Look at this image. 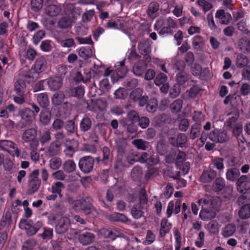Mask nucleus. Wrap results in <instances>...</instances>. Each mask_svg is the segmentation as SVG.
Segmentation results:
<instances>
[{"label": "nucleus", "mask_w": 250, "mask_h": 250, "mask_svg": "<svg viewBox=\"0 0 250 250\" xmlns=\"http://www.w3.org/2000/svg\"><path fill=\"white\" fill-rule=\"evenodd\" d=\"M95 239L94 235L91 232H85L81 234L79 237L80 242L83 245L91 244Z\"/></svg>", "instance_id": "nucleus-16"}, {"label": "nucleus", "mask_w": 250, "mask_h": 250, "mask_svg": "<svg viewBox=\"0 0 250 250\" xmlns=\"http://www.w3.org/2000/svg\"><path fill=\"white\" fill-rule=\"evenodd\" d=\"M197 3L205 12L209 11L212 7L210 3L205 0H198Z\"/></svg>", "instance_id": "nucleus-50"}, {"label": "nucleus", "mask_w": 250, "mask_h": 250, "mask_svg": "<svg viewBox=\"0 0 250 250\" xmlns=\"http://www.w3.org/2000/svg\"><path fill=\"white\" fill-rule=\"evenodd\" d=\"M215 18L218 19L221 24H228L231 20V15L226 13L224 10H217L215 13Z\"/></svg>", "instance_id": "nucleus-12"}, {"label": "nucleus", "mask_w": 250, "mask_h": 250, "mask_svg": "<svg viewBox=\"0 0 250 250\" xmlns=\"http://www.w3.org/2000/svg\"><path fill=\"white\" fill-rule=\"evenodd\" d=\"M47 84L51 90H56L60 88L62 85V80L60 77L50 78Z\"/></svg>", "instance_id": "nucleus-15"}, {"label": "nucleus", "mask_w": 250, "mask_h": 250, "mask_svg": "<svg viewBox=\"0 0 250 250\" xmlns=\"http://www.w3.org/2000/svg\"><path fill=\"white\" fill-rule=\"evenodd\" d=\"M237 25L240 31L246 34L250 33V24H247L245 21L241 20L237 23Z\"/></svg>", "instance_id": "nucleus-43"}, {"label": "nucleus", "mask_w": 250, "mask_h": 250, "mask_svg": "<svg viewBox=\"0 0 250 250\" xmlns=\"http://www.w3.org/2000/svg\"><path fill=\"white\" fill-rule=\"evenodd\" d=\"M142 206H134L131 209V214L134 218L138 219L143 215Z\"/></svg>", "instance_id": "nucleus-49"}, {"label": "nucleus", "mask_w": 250, "mask_h": 250, "mask_svg": "<svg viewBox=\"0 0 250 250\" xmlns=\"http://www.w3.org/2000/svg\"><path fill=\"white\" fill-rule=\"evenodd\" d=\"M62 162L61 159L57 157L51 158L49 161L50 167L52 169H59L62 166Z\"/></svg>", "instance_id": "nucleus-38"}, {"label": "nucleus", "mask_w": 250, "mask_h": 250, "mask_svg": "<svg viewBox=\"0 0 250 250\" xmlns=\"http://www.w3.org/2000/svg\"><path fill=\"white\" fill-rule=\"evenodd\" d=\"M100 233L104 237L112 240H115L116 237L124 236L121 232L116 229H103L100 230Z\"/></svg>", "instance_id": "nucleus-11"}, {"label": "nucleus", "mask_w": 250, "mask_h": 250, "mask_svg": "<svg viewBox=\"0 0 250 250\" xmlns=\"http://www.w3.org/2000/svg\"><path fill=\"white\" fill-rule=\"evenodd\" d=\"M216 172L212 169H208L205 170L200 177V181L204 183L211 182L216 177Z\"/></svg>", "instance_id": "nucleus-14"}, {"label": "nucleus", "mask_w": 250, "mask_h": 250, "mask_svg": "<svg viewBox=\"0 0 250 250\" xmlns=\"http://www.w3.org/2000/svg\"><path fill=\"white\" fill-rule=\"evenodd\" d=\"M63 168L67 172H72L76 168V164L72 160L67 161L63 164Z\"/></svg>", "instance_id": "nucleus-45"}, {"label": "nucleus", "mask_w": 250, "mask_h": 250, "mask_svg": "<svg viewBox=\"0 0 250 250\" xmlns=\"http://www.w3.org/2000/svg\"><path fill=\"white\" fill-rule=\"evenodd\" d=\"M230 117L229 118V120L227 122V125L231 127L238 118L239 113L238 112H235L230 114Z\"/></svg>", "instance_id": "nucleus-59"}, {"label": "nucleus", "mask_w": 250, "mask_h": 250, "mask_svg": "<svg viewBox=\"0 0 250 250\" xmlns=\"http://www.w3.org/2000/svg\"><path fill=\"white\" fill-rule=\"evenodd\" d=\"M225 186V182L222 178H217L213 182L212 186L213 189L215 191H221Z\"/></svg>", "instance_id": "nucleus-36"}, {"label": "nucleus", "mask_w": 250, "mask_h": 250, "mask_svg": "<svg viewBox=\"0 0 250 250\" xmlns=\"http://www.w3.org/2000/svg\"><path fill=\"white\" fill-rule=\"evenodd\" d=\"M75 141L74 140L67 142L65 144V149L64 150V153L66 156L68 157H71L73 155L74 152L76 151V147L74 146V144Z\"/></svg>", "instance_id": "nucleus-21"}, {"label": "nucleus", "mask_w": 250, "mask_h": 250, "mask_svg": "<svg viewBox=\"0 0 250 250\" xmlns=\"http://www.w3.org/2000/svg\"><path fill=\"white\" fill-rule=\"evenodd\" d=\"M205 240V233L203 231H200L198 235L197 240L195 242V245L198 248H201L204 246Z\"/></svg>", "instance_id": "nucleus-61"}, {"label": "nucleus", "mask_w": 250, "mask_h": 250, "mask_svg": "<svg viewBox=\"0 0 250 250\" xmlns=\"http://www.w3.org/2000/svg\"><path fill=\"white\" fill-rule=\"evenodd\" d=\"M212 208H207L201 210L200 212V216L203 220H208L211 219L215 217V213L212 209Z\"/></svg>", "instance_id": "nucleus-26"}, {"label": "nucleus", "mask_w": 250, "mask_h": 250, "mask_svg": "<svg viewBox=\"0 0 250 250\" xmlns=\"http://www.w3.org/2000/svg\"><path fill=\"white\" fill-rule=\"evenodd\" d=\"M51 113L49 111L44 109L42 110L40 114V121L43 125H47L50 120Z\"/></svg>", "instance_id": "nucleus-35"}, {"label": "nucleus", "mask_w": 250, "mask_h": 250, "mask_svg": "<svg viewBox=\"0 0 250 250\" xmlns=\"http://www.w3.org/2000/svg\"><path fill=\"white\" fill-rule=\"evenodd\" d=\"M198 204L202 207V210L207 208H213L211 202V197L208 195H206L198 200Z\"/></svg>", "instance_id": "nucleus-25"}, {"label": "nucleus", "mask_w": 250, "mask_h": 250, "mask_svg": "<svg viewBox=\"0 0 250 250\" xmlns=\"http://www.w3.org/2000/svg\"><path fill=\"white\" fill-rule=\"evenodd\" d=\"M84 93V88L81 86L76 87L72 88L70 90V94L74 97L81 98L83 96Z\"/></svg>", "instance_id": "nucleus-44"}, {"label": "nucleus", "mask_w": 250, "mask_h": 250, "mask_svg": "<svg viewBox=\"0 0 250 250\" xmlns=\"http://www.w3.org/2000/svg\"><path fill=\"white\" fill-rule=\"evenodd\" d=\"M181 206V202L180 200L177 199L175 201H170L167 207V217L169 218L174 212L177 214L180 212Z\"/></svg>", "instance_id": "nucleus-9"}, {"label": "nucleus", "mask_w": 250, "mask_h": 250, "mask_svg": "<svg viewBox=\"0 0 250 250\" xmlns=\"http://www.w3.org/2000/svg\"><path fill=\"white\" fill-rule=\"evenodd\" d=\"M94 13V10L93 9L87 11L83 15V21L85 22H87L90 21L92 18H93Z\"/></svg>", "instance_id": "nucleus-57"}, {"label": "nucleus", "mask_w": 250, "mask_h": 250, "mask_svg": "<svg viewBox=\"0 0 250 250\" xmlns=\"http://www.w3.org/2000/svg\"><path fill=\"white\" fill-rule=\"evenodd\" d=\"M70 226L69 219L66 217L61 216L57 219L56 225V231L57 233L62 234L65 232Z\"/></svg>", "instance_id": "nucleus-7"}, {"label": "nucleus", "mask_w": 250, "mask_h": 250, "mask_svg": "<svg viewBox=\"0 0 250 250\" xmlns=\"http://www.w3.org/2000/svg\"><path fill=\"white\" fill-rule=\"evenodd\" d=\"M239 175L240 172L238 169L231 168L228 170L226 173V178L229 181H233L239 177Z\"/></svg>", "instance_id": "nucleus-31"}, {"label": "nucleus", "mask_w": 250, "mask_h": 250, "mask_svg": "<svg viewBox=\"0 0 250 250\" xmlns=\"http://www.w3.org/2000/svg\"><path fill=\"white\" fill-rule=\"evenodd\" d=\"M0 150L7 151L12 156L19 157L20 156V150L17 147L16 145L11 141L0 140Z\"/></svg>", "instance_id": "nucleus-4"}, {"label": "nucleus", "mask_w": 250, "mask_h": 250, "mask_svg": "<svg viewBox=\"0 0 250 250\" xmlns=\"http://www.w3.org/2000/svg\"><path fill=\"white\" fill-rule=\"evenodd\" d=\"M132 143L138 149L146 150L148 146L147 142L144 141L142 139H135L132 141Z\"/></svg>", "instance_id": "nucleus-39"}, {"label": "nucleus", "mask_w": 250, "mask_h": 250, "mask_svg": "<svg viewBox=\"0 0 250 250\" xmlns=\"http://www.w3.org/2000/svg\"><path fill=\"white\" fill-rule=\"evenodd\" d=\"M35 245V242L33 240H27L22 245V250H31Z\"/></svg>", "instance_id": "nucleus-64"}, {"label": "nucleus", "mask_w": 250, "mask_h": 250, "mask_svg": "<svg viewBox=\"0 0 250 250\" xmlns=\"http://www.w3.org/2000/svg\"><path fill=\"white\" fill-rule=\"evenodd\" d=\"M203 127L204 131L202 132L200 140L202 143L204 144L207 141L208 135L206 131H208L211 129V124L209 122H207L206 123Z\"/></svg>", "instance_id": "nucleus-41"}, {"label": "nucleus", "mask_w": 250, "mask_h": 250, "mask_svg": "<svg viewBox=\"0 0 250 250\" xmlns=\"http://www.w3.org/2000/svg\"><path fill=\"white\" fill-rule=\"evenodd\" d=\"M31 8L36 12L41 10L43 5V0H32L31 1Z\"/></svg>", "instance_id": "nucleus-52"}, {"label": "nucleus", "mask_w": 250, "mask_h": 250, "mask_svg": "<svg viewBox=\"0 0 250 250\" xmlns=\"http://www.w3.org/2000/svg\"><path fill=\"white\" fill-rule=\"evenodd\" d=\"M167 80V77L166 75L163 73L159 74L155 80V83L157 85H161L163 84L166 83Z\"/></svg>", "instance_id": "nucleus-56"}, {"label": "nucleus", "mask_w": 250, "mask_h": 250, "mask_svg": "<svg viewBox=\"0 0 250 250\" xmlns=\"http://www.w3.org/2000/svg\"><path fill=\"white\" fill-rule=\"evenodd\" d=\"M45 36V32L43 30H40L33 37V42L35 44H37Z\"/></svg>", "instance_id": "nucleus-63"}, {"label": "nucleus", "mask_w": 250, "mask_h": 250, "mask_svg": "<svg viewBox=\"0 0 250 250\" xmlns=\"http://www.w3.org/2000/svg\"><path fill=\"white\" fill-rule=\"evenodd\" d=\"M80 128L83 131H88L91 126V121L88 117L83 118L80 123Z\"/></svg>", "instance_id": "nucleus-37"}, {"label": "nucleus", "mask_w": 250, "mask_h": 250, "mask_svg": "<svg viewBox=\"0 0 250 250\" xmlns=\"http://www.w3.org/2000/svg\"><path fill=\"white\" fill-rule=\"evenodd\" d=\"M73 22V19L69 16H67L63 17L59 21L58 25L62 28H66L71 27Z\"/></svg>", "instance_id": "nucleus-23"}, {"label": "nucleus", "mask_w": 250, "mask_h": 250, "mask_svg": "<svg viewBox=\"0 0 250 250\" xmlns=\"http://www.w3.org/2000/svg\"><path fill=\"white\" fill-rule=\"evenodd\" d=\"M146 110L149 112L153 113L157 108V102L155 99H151L146 105Z\"/></svg>", "instance_id": "nucleus-48"}, {"label": "nucleus", "mask_w": 250, "mask_h": 250, "mask_svg": "<svg viewBox=\"0 0 250 250\" xmlns=\"http://www.w3.org/2000/svg\"><path fill=\"white\" fill-rule=\"evenodd\" d=\"M155 240V235L151 230H148L146 236V239L144 243L149 245L152 243Z\"/></svg>", "instance_id": "nucleus-58"}, {"label": "nucleus", "mask_w": 250, "mask_h": 250, "mask_svg": "<svg viewBox=\"0 0 250 250\" xmlns=\"http://www.w3.org/2000/svg\"><path fill=\"white\" fill-rule=\"evenodd\" d=\"M37 135V131L34 128H29L26 130L22 136L23 140L25 142L34 141Z\"/></svg>", "instance_id": "nucleus-17"}, {"label": "nucleus", "mask_w": 250, "mask_h": 250, "mask_svg": "<svg viewBox=\"0 0 250 250\" xmlns=\"http://www.w3.org/2000/svg\"><path fill=\"white\" fill-rule=\"evenodd\" d=\"M78 53L80 57L83 59H87L92 56V52L89 47H82L80 48Z\"/></svg>", "instance_id": "nucleus-34"}, {"label": "nucleus", "mask_w": 250, "mask_h": 250, "mask_svg": "<svg viewBox=\"0 0 250 250\" xmlns=\"http://www.w3.org/2000/svg\"><path fill=\"white\" fill-rule=\"evenodd\" d=\"M208 138L214 143H224L229 140L227 131L218 129H214L211 131Z\"/></svg>", "instance_id": "nucleus-3"}, {"label": "nucleus", "mask_w": 250, "mask_h": 250, "mask_svg": "<svg viewBox=\"0 0 250 250\" xmlns=\"http://www.w3.org/2000/svg\"><path fill=\"white\" fill-rule=\"evenodd\" d=\"M21 119L24 121L26 124H30L33 120L35 119L36 114L29 108H25L22 110L20 113Z\"/></svg>", "instance_id": "nucleus-13"}, {"label": "nucleus", "mask_w": 250, "mask_h": 250, "mask_svg": "<svg viewBox=\"0 0 250 250\" xmlns=\"http://www.w3.org/2000/svg\"><path fill=\"white\" fill-rule=\"evenodd\" d=\"M183 105V101L177 99L172 103L170 106V109L173 112H178L180 111Z\"/></svg>", "instance_id": "nucleus-47"}, {"label": "nucleus", "mask_w": 250, "mask_h": 250, "mask_svg": "<svg viewBox=\"0 0 250 250\" xmlns=\"http://www.w3.org/2000/svg\"><path fill=\"white\" fill-rule=\"evenodd\" d=\"M171 224L166 218L163 219L161 223L160 229V235L161 237H164L168 233L171 228Z\"/></svg>", "instance_id": "nucleus-18"}, {"label": "nucleus", "mask_w": 250, "mask_h": 250, "mask_svg": "<svg viewBox=\"0 0 250 250\" xmlns=\"http://www.w3.org/2000/svg\"><path fill=\"white\" fill-rule=\"evenodd\" d=\"M11 220V215L10 212H7L5 213V215L2 217L0 225L1 226L4 227H8L10 225V222Z\"/></svg>", "instance_id": "nucleus-51"}, {"label": "nucleus", "mask_w": 250, "mask_h": 250, "mask_svg": "<svg viewBox=\"0 0 250 250\" xmlns=\"http://www.w3.org/2000/svg\"><path fill=\"white\" fill-rule=\"evenodd\" d=\"M65 98L64 94L62 91H58L53 95L52 102L53 104L58 105L62 104Z\"/></svg>", "instance_id": "nucleus-27"}, {"label": "nucleus", "mask_w": 250, "mask_h": 250, "mask_svg": "<svg viewBox=\"0 0 250 250\" xmlns=\"http://www.w3.org/2000/svg\"><path fill=\"white\" fill-rule=\"evenodd\" d=\"M21 74L20 76V78L16 81L14 84V90L16 93L20 96H23L26 89V84L24 80L26 81Z\"/></svg>", "instance_id": "nucleus-10"}, {"label": "nucleus", "mask_w": 250, "mask_h": 250, "mask_svg": "<svg viewBox=\"0 0 250 250\" xmlns=\"http://www.w3.org/2000/svg\"><path fill=\"white\" fill-rule=\"evenodd\" d=\"M187 137L185 134H179L176 138H171V143L174 146L182 147L187 142Z\"/></svg>", "instance_id": "nucleus-20"}, {"label": "nucleus", "mask_w": 250, "mask_h": 250, "mask_svg": "<svg viewBox=\"0 0 250 250\" xmlns=\"http://www.w3.org/2000/svg\"><path fill=\"white\" fill-rule=\"evenodd\" d=\"M139 117L135 111H131L128 112L127 116V120L131 122V124L138 120Z\"/></svg>", "instance_id": "nucleus-60"}, {"label": "nucleus", "mask_w": 250, "mask_h": 250, "mask_svg": "<svg viewBox=\"0 0 250 250\" xmlns=\"http://www.w3.org/2000/svg\"><path fill=\"white\" fill-rule=\"evenodd\" d=\"M239 217L242 219H247L250 217V205L246 204L242 206L238 212Z\"/></svg>", "instance_id": "nucleus-32"}, {"label": "nucleus", "mask_w": 250, "mask_h": 250, "mask_svg": "<svg viewBox=\"0 0 250 250\" xmlns=\"http://www.w3.org/2000/svg\"><path fill=\"white\" fill-rule=\"evenodd\" d=\"M38 104L42 107H46L49 104V100L46 93L39 94L37 96Z\"/></svg>", "instance_id": "nucleus-24"}, {"label": "nucleus", "mask_w": 250, "mask_h": 250, "mask_svg": "<svg viewBox=\"0 0 250 250\" xmlns=\"http://www.w3.org/2000/svg\"><path fill=\"white\" fill-rule=\"evenodd\" d=\"M208 228L210 232L216 233L219 231V225L217 222L212 221L208 224Z\"/></svg>", "instance_id": "nucleus-54"}, {"label": "nucleus", "mask_w": 250, "mask_h": 250, "mask_svg": "<svg viewBox=\"0 0 250 250\" xmlns=\"http://www.w3.org/2000/svg\"><path fill=\"white\" fill-rule=\"evenodd\" d=\"M107 218L110 221L126 222L127 218L123 214L114 212L106 216Z\"/></svg>", "instance_id": "nucleus-28"}, {"label": "nucleus", "mask_w": 250, "mask_h": 250, "mask_svg": "<svg viewBox=\"0 0 250 250\" xmlns=\"http://www.w3.org/2000/svg\"><path fill=\"white\" fill-rule=\"evenodd\" d=\"M39 174V170L35 169L29 175L28 193L30 194L37 191L40 186L41 181L38 177Z\"/></svg>", "instance_id": "nucleus-5"}, {"label": "nucleus", "mask_w": 250, "mask_h": 250, "mask_svg": "<svg viewBox=\"0 0 250 250\" xmlns=\"http://www.w3.org/2000/svg\"><path fill=\"white\" fill-rule=\"evenodd\" d=\"M20 227L21 229L24 228L28 235H33L37 232V229H35L34 226H30L28 223H26V221L21 222L20 224Z\"/></svg>", "instance_id": "nucleus-33"}, {"label": "nucleus", "mask_w": 250, "mask_h": 250, "mask_svg": "<svg viewBox=\"0 0 250 250\" xmlns=\"http://www.w3.org/2000/svg\"><path fill=\"white\" fill-rule=\"evenodd\" d=\"M46 61L43 59L37 60L34 64V69H31L26 74H23L24 77L28 83H31L36 80L39 78V74L43 71L45 68Z\"/></svg>", "instance_id": "nucleus-2"}, {"label": "nucleus", "mask_w": 250, "mask_h": 250, "mask_svg": "<svg viewBox=\"0 0 250 250\" xmlns=\"http://www.w3.org/2000/svg\"><path fill=\"white\" fill-rule=\"evenodd\" d=\"M61 10L60 7L56 5L52 4L45 8V13L49 17H55L59 14Z\"/></svg>", "instance_id": "nucleus-22"}, {"label": "nucleus", "mask_w": 250, "mask_h": 250, "mask_svg": "<svg viewBox=\"0 0 250 250\" xmlns=\"http://www.w3.org/2000/svg\"><path fill=\"white\" fill-rule=\"evenodd\" d=\"M188 79V75L184 71H180L177 74V80L179 84L184 83Z\"/></svg>", "instance_id": "nucleus-55"}, {"label": "nucleus", "mask_w": 250, "mask_h": 250, "mask_svg": "<svg viewBox=\"0 0 250 250\" xmlns=\"http://www.w3.org/2000/svg\"><path fill=\"white\" fill-rule=\"evenodd\" d=\"M68 202L72 208L75 210H82L91 217H95L98 215V212L96 209L84 200H73L69 199Z\"/></svg>", "instance_id": "nucleus-1"}, {"label": "nucleus", "mask_w": 250, "mask_h": 250, "mask_svg": "<svg viewBox=\"0 0 250 250\" xmlns=\"http://www.w3.org/2000/svg\"><path fill=\"white\" fill-rule=\"evenodd\" d=\"M249 63L248 58L243 54H239L237 56L236 65L238 68H243L247 66Z\"/></svg>", "instance_id": "nucleus-29"}, {"label": "nucleus", "mask_w": 250, "mask_h": 250, "mask_svg": "<svg viewBox=\"0 0 250 250\" xmlns=\"http://www.w3.org/2000/svg\"><path fill=\"white\" fill-rule=\"evenodd\" d=\"M236 186L238 191L243 193L250 188V179L246 175H242L237 180Z\"/></svg>", "instance_id": "nucleus-8"}, {"label": "nucleus", "mask_w": 250, "mask_h": 250, "mask_svg": "<svg viewBox=\"0 0 250 250\" xmlns=\"http://www.w3.org/2000/svg\"><path fill=\"white\" fill-rule=\"evenodd\" d=\"M64 188L63 184L61 182H56L52 184L51 186V192L53 194H58L60 197H62L61 191Z\"/></svg>", "instance_id": "nucleus-40"}, {"label": "nucleus", "mask_w": 250, "mask_h": 250, "mask_svg": "<svg viewBox=\"0 0 250 250\" xmlns=\"http://www.w3.org/2000/svg\"><path fill=\"white\" fill-rule=\"evenodd\" d=\"M61 150V146L56 143H52L48 148L50 155L54 156L58 154Z\"/></svg>", "instance_id": "nucleus-42"}, {"label": "nucleus", "mask_w": 250, "mask_h": 250, "mask_svg": "<svg viewBox=\"0 0 250 250\" xmlns=\"http://www.w3.org/2000/svg\"><path fill=\"white\" fill-rule=\"evenodd\" d=\"M143 91L140 88H137L133 90L130 94V97L134 101H138L142 97Z\"/></svg>", "instance_id": "nucleus-53"}, {"label": "nucleus", "mask_w": 250, "mask_h": 250, "mask_svg": "<svg viewBox=\"0 0 250 250\" xmlns=\"http://www.w3.org/2000/svg\"><path fill=\"white\" fill-rule=\"evenodd\" d=\"M142 170L139 167H133L131 172V176L134 181L139 180L142 177Z\"/></svg>", "instance_id": "nucleus-46"}, {"label": "nucleus", "mask_w": 250, "mask_h": 250, "mask_svg": "<svg viewBox=\"0 0 250 250\" xmlns=\"http://www.w3.org/2000/svg\"><path fill=\"white\" fill-rule=\"evenodd\" d=\"M94 160L90 156H85L82 158L79 162L80 169L84 173H89L93 167Z\"/></svg>", "instance_id": "nucleus-6"}, {"label": "nucleus", "mask_w": 250, "mask_h": 250, "mask_svg": "<svg viewBox=\"0 0 250 250\" xmlns=\"http://www.w3.org/2000/svg\"><path fill=\"white\" fill-rule=\"evenodd\" d=\"M212 163L213 166L218 170H222L224 169L223 160L222 158H217L214 159Z\"/></svg>", "instance_id": "nucleus-62"}, {"label": "nucleus", "mask_w": 250, "mask_h": 250, "mask_svg": "<svg viewBox=\"0 0 250 250\" xmlns=\"http://www.w3.org/2000/svg\"><path fill=\"white\" fill-rule=\"evenodd\" d=\"M238 46L240 49L245 53L250 51V42L247 38L240 40L238 42Z\"/></svg>", "instance_id": "nucleus-30"}, {"label": "nucleus", "mask_w": 250, "mask_h": 250, "mask_svg": "<svg viewBox=\"0 0 250 250\" xmlns=\"http://www.w3.org/2000/svg\"><path fill=\"white\" fill-rule=\"evenodd\" d=\"M236 231V226L232 224H229L222 229L221 234L224 237L232 236Z\"/></svg>", "instance_id": "nucleus-19"}]
</instances>
